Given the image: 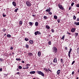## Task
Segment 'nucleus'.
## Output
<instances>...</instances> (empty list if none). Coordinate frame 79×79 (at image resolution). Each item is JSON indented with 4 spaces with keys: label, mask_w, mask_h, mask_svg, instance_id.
<instances>
[{
    "label": "nucleus",
    "mask_w": 79,
    "mask_h": 79,
    "mask_svg": "<svg viewBox=\"0 0 79 79\" xmlns=\"http://www.w3.org/2000/svg\"><path fill=\"white\" fill-rule=\"evenodd\" d=\"M52 52L54 53L55 54L57 52H58V50L57 49V48H56V47H54L52 48Z\"/></svg>",
    "instance_id": "obj_1"
},
{
    "label": "nucleus",
    "mask_w": 79,
    "mask_h": 79,
    "mask_svg": "<svg viewBox=\"0 0 79 79\" xmlns=\"http://www.w3.org/2000/svg\"><path fill=\"white\" fill-rule=\"evenodd\" d=\"M38 74H40V75H41V76H42L43 77H44V73H42V72L40 71H39L38 72Z\"/></svg>",
    "instance_id": "obj_2"
},
{
    "label": "nucleus",
    "mask_w": 79,
    "mask_h": 79,
    "mask_svg": "<svg viewBox=\"0 0 79 79\" xmlns=\"http://www.w3.org/2000/svg\"><path fill=\"white\" fill-rule=\"evenodd\" d=\"M26 5L28 6H31V4L30 2L28 1H27L26 2Z\"/></svg>",
    "instance_id": "obj_3"
},
{
    "label": "nucleus",
    "mask_w": 79,
    "mask_h": 79,
    "mask_svg": "<svg viewBox=\"0 0 79 79\" xmlns=\"http://www.w3.org/2000/svg\"><path fill=\"white\" fill-rule=\"evenodd\" d=\"M60 9H61V10H64V8L62 6V5H61L59 4L58 5Z\"/></svg>",
    "instance_id": "obj_4"
},
{
    "label": "nucleus",
    "mask_w": 79,
    "mask_h": 79,
    "mask_svg": "<svg viewBox=\"0 0 79 79\" xmlns=\"http://www.w3.org/2000/svg\"><path fill=\"white\" fill-rule=\"evenodd\" d=\"M72 51V49L71 48L70 49L69 51V54H68V56L70 58L71 57V56H70V55H71V52Z\"/></svg>",
    "instance_id": "obj_5"
},
{
    "label": "nucleus",
    "mask_w": 79,
    "mask_h": 79,
    "mask_svg": "<svg viewBox=\"0 0 79 79\" xmlns=\"http://www.w3.org/2000/svg\"><path fill=\"white\" fill-rule=\"evenodd\" d=\"M53 61L54 63H56V62H57V59H56V58L55 57L54 58L53 60Z\"/></svg>",
    "instance_id": "obj_6"
},
{
    "label": "nucleus",
    "mask_w": 79,
    "mask_h": 79,
    "mask_svg": "<svg viewBox=\"0 0 79 79\" xmlns=\"http://www.w3.org/2000/svg\"><path fill=\"white\" fill-rule=\"evenodd\" d=\"M29 56L31 57L33 56V54L31 52H29L28 53Z\"/></svg>",
    "instance_id": "obj_7"
},
{
    "label": "nucleus",
    "mask_w": 79,
    "mask_h": 79,
    "mask_svg": "<svg viewBox=\"0 0 79 79\" xmlns=\"http://www.w3.org/2000/svg\"><path fill=\"white\" fill-rule=\"evenodd\" d=\"M51 10V8L49 7L48 9L45 10V11L46 12H49Z\"/></svg>",
    "instance_id": "obj_8"
},
{
    "label": "nucleus",
    "mask_w": 79,
    "mask_h": 79,
    "mask_svg": "<svg viewBox=\"0 0 79 79\" xmlns=\"http://www.w3.org/2000/svg\"><path fill=\"white\" fill-rule=\"evenodd\" d=\"M76 31V28H73L71 30V31L72 32H74V31Z\"/></svg>",
    "instance_id": "obj_9"
},
{
    "label": "nucleus",
    "mask_w": 79,
    "mask_h": 79,
    "mask_svg": "<svg viewBox=\"0 0 79 79\" xmlns=\"http://www.w3.org/2000/svg\"><path fill=\"white\" fill-rule=\"evenodd\" d=\"M60 72H61V70H58L57 72V75H59L60 74Z\"/></svg>",
    "instance_id": "obj_10"
},
{
    "label": "nucleus",
    "mask_w": 79,
    "mask_h": 79,
    "mask_svg": "<svg viewBox=\"0 0 79 79\" xmlns=\"http://www.w3.org/2000/svg\"><path fill=\"white\" fill-rule=\"evenodd\" d=\"M12 4L13 6H16V2H12Z\"/></svg>",
    "instance_id": "obj_11"
},
{
    "label": "nucleus",
    "mask_w": 79,
    "mask_h": 79,
    "mask_svg": "<svg viewBox=\"0 0 79 79\" xmlns=\"http://www.w3.org/2000/svg\"><path fill=\"white\" fill-rule=\"evenodd\" d=\"M30 74H35V71H32L30 72Z\"/></svg>",
    "instance_id": "obj_12"
},
{
    "label": "nucleus",
    "mask_w": 79,
    "mask_h": 79,
    "mask_svg": "<svg viewBox=\"0 0 79 79\" xmlns=\"http://www.w3.org/2000/svg\"><path fill=\"white\" fill-rule=\"evenodd\" d=\"M33 42H34V41H33V40H30L29 41V43L30 44H33Z\"/></svg>",
    "instance_id": "obj_13"
},
{
    "label": "nucleus",
    "mask_w": 79,
    "mask_h": 79,
    "mask_svg": "<svg viewBox=\"0 0 79 79\" xmlns=\"http://www.w3.org/2000/svg\"><path fill=\"white\" fill-rule=\"evenodd\" d=\"M74 24H76V26H79V22L76 23L75 22H74Z\"/></svg>",
    "instance_id": "obj_14"
},
{
    "label": "nucleus",
    "mask_w": 79,
    "mask_h": 79,
    "mask_svg": "<svg viewBox=\"0 0 79 79\" xmlns=\"http://www.w3.org/2000/svg\"><path fill=\"white\" fill-rule=\"evenodd\" d=\"M39 33V31H36L35 32V35H37Z\"/></svg>",
    "instance_id": "obj_15"
},
{
    "label": "nucleus",
    "mask_w": 79,
    "mask_h": 79,
    "mask_svg": "<svg viewBox=\"0 0 79 79\" xmlns=\"http://www.w3.org/2000/svg\"><path fill=\"white\" fill-rule=\"evenodd\" d=\"M38 56H40V54H41V52H38Z\"/></svg>",
    "instance_id": "obj_16"
},
{
    "label": "nucleus",
    "mask_w": 79,
    "mask_h": 79,
    "mask_svg": "<svg viewBox=\"0 0 79 79\" xmlns=\"http://www.w3.org/2000/svg\"><path fill=\"white\" fill-rule=\"evenodd\" d=\"M39 25V23H38V22H36L35 23V25L36 26H37Z\"/></svg>",
    "instance_id": "obj_17"
},
{
    "label": "nucleus",
    "mask_w": 79,
    "mask_h": 79,
    "mask_svg": "<svg viewBox=\"0 0 79 79\" xmlns=\"http://www.w3.org/2000/svg\"><path fill=\"white\" fill-rule=\"evenodd\" d=\"M46 28L48 29H50V27L47 25H46Z\"/></svg>",
    "instance_id": "obj_18"
},
{
    "label": "nucleus",
    "mask_w": 79,
    "mask_h": 79,
    "mask_svg": "<svg viewBox=\"0 0 79 79\" xmlns=\"http://www.w3.org/2000/svg\"><path fill=\"white\" fill-rule=\"evenodd\" d=\"M54 19H56L57 18V16L56 15H54Z\"/></svg>",
    "instance_id": "obj_19"
},
{
    "label": "nucleus",
    "mask_w": 79,
    "mask_h": 79,
    "mask_svg": "<svg viewBox=\"0 0 79 79\" xmlns=\"http://www.w3.org/2000/svg\"><path fill=\"white\" fill-rule=\"evenodd\" d=\"M43 18L44 19H47V17L46 16H44Z\"/></svg>",
    "instance_id": "obj_20"
},
{
    "label": "nucleus",
    "mask_w": 79,
    "mask_h": 79,
    "mask_svg": "<svg viewBox=\"0 0 79 79\" xmlns=\"http://www.w3.org/2000/svg\"><path fill=\"white\" fill-rule=\"evenodd\" d=\"M64 37H65V35H64L62 37V38H61V39H62L63 40H64Z\"/></svg>",
    "instance_id": "obj_21"
},
{
    "label": "nucleus",
    "mask_w": 79,
    "mask_h": 79,
    "mask_svg": "<svg viewBox=\"0 0 79 79\" xmlns=\"http://www.w3.org/2000/svg\"><path fill=\"white\" fill-rule=\"evenodd\" d=\"M61 62L62 63H63V61H64V60H63V59H60Z\"/></svg>",
    "instance_id": "obj_22"
},
{
    "label": "nucleus",
    "mask_w": 79,
    "mask_h": 79,
    "mask_svg": "<svg viewBox=\"0 0 79 79\" xmlns=\"http://www.w3.org/2000/svg\"><path fill=\"white\" fill-rule=\"evenodd\" d=\"M19 24H20V25H22L23 24V22H22V21H20L19 22Z\"/></svg>",
    "instance_id": "obj_23"
},
{
    "label": "nucleus",
    "mask_w": 79,
    "mask_h": 79,
    "mask_svg": "<svg viewBox=\"0 0 79 79\" xmlns=\"http://www.w3.org/2000/svg\"><path fill=\"white\" fill-rule=\"evenodd\" d=\"M73 19H74V20H75V19H76V17L75 15H73Z\"/></svg>",
    "instance_id": "obj_24"
},
{
    "label": "nucleus",
    "mask_w": 79,
    "mask_h": 79,
    "mask_svg": "<svg viewBox=\"0 0 79 79\" xmlns=\"http://www.w3.org/2000/svg\"><path fill=\"white\" fill-rule=\"evenodd\" d=\"M25 40L26 41H28V40H29V39L27 38H25Z\"/></svg>",
    "instance_id": "obj_25"
},
{
    "label": "nucleus",
    "mask_w": 79,
    "mask_h": 79,
    "mask_svg": "<svg viewBox=\"0 0 79 79\" xmlns=\"http://www.w3.org/2000/svg\"><path fill=\"white\" fill-rule=\"evenodd\" d=\"M48 69H47V68H44V69H43V70H44V71H46V72H47V71Z\"/></svg>",
    "instance_id": "obj_26"
},
{
    "label": "nucleus",
    "mask_w": 79,
    "mask_h": 79,
    "mask_svg": "<svg viewBox=\"0 0 79 79\" xmlns=\"http://www.w3.org/2000/svg\"><path fill=\"white\" fill-rule=\"evenodd\" d=\"M7 37H11V35L10 34H8L7 35Z\"/></svg>",
    "instance_id": "obj_27"
},
{
    "label": "nucleus",
    "mask_w": 79,
    "mask_h": 79,
    "mask_svg": "<svg viewBox=\"0 0 79 79\" xmlns=\"http://www.w3.org/2000/svg\"><path fill=\"white\" fill-rule=\"evenodd\" d=\"M18 10V8H17L14 11H15V12H17Z\"/></svg>",
    "instance_id": "obj_28"
},
{
    "label": "nucleus",
    "mask_w": 79,
    "mask_h": 79,
    "mask_svg": "<svg viewBox=\"0 0 79 79\" xmlns=\"http://www.w3.org/2000/svg\"><path fill=\"white\" fill-rule=\"evenodd\" d=\"M19 69H22V67L21 66H19Z\"/></svg>",
    "instance_id": "obj_29"
},
{
    "label": "nucleus",
    "mask_w": 79,
    "mask_h": 79,
    "mask_svg": "<svg viewBox=\"0 0 79 79\" xmlns=\"http://www.w3.org/2000/svg\"><path fill=\"white\" fill-rule=\"evenodd\" d=\"M25 47L27 48H29V45L26 44L25 46Z\"/></svg>",
    "instance_id": "obj_30"
},
{
    "label": "nucleus",
    "mask_w": 79,
    "mask_h": 79,
    "mask_svg": "<svg viewBox=\"0 0 79 79\" xmlns=\"http://www.w3.org/2000/svg\"><path fill=\"white\" fill-rule=\"evenodd\" d=\"M77 53L79 54V48L77 49Z\"/></svg>",
    "instance_id": "obj_31"
},
{
    "label": "nucleus",
    "mask_w": 79,
    "mask_h": 79,
    "mask_svg": "<svg viewBox=\"0 0 79 79\" xmlns=\"http://www.w3.org/2000/svg\"><path fill=\"white\" fill-rule=\"evenodd\" d=\"M51 31L52 32H55V30H54V29H52L51 30Z\"/></svg>",
    "instance_id": "obj_32"
},
{
    "label": "nucleus",
    "mask_w": 79,
    "mask_h": 79,
    "mask_svg": "<svg viewBox=\"0 0 79 79\" xmlns=\"http://www.w3.org/2000/svg\"><path fill=\"white\" fill-rule=\"evenodd\" d=\"M16 60H17V61H20L21 59L17 58V59H16Z\"/></svg>",
    "instance_id": "obj_33"
},
{
    "label": "nucleus",
    "mask_w": 79,
    "mask_h": 79,
    "mask_svg": "<svg viewBox=\"0 0 79 79\" xmlns=\"http://www.w3.org/2000/svg\"><path fill=\"white\" fill-rule=\"evenodd\" d=\"M48 14H49V15H52V12L50 11L48 12Z\"/></svg>",
    "instance_id": "obj_34"
},
{
    "label": "nucleus",
    "mask_w": 79,
    "mask_h": 79,
    "mask_svg": "<svg viewBox=\"0 0 79 79\" xmlns=\"http://www.w3.org/2000/svg\"><path fill=\"white\" fill-rule=\"evenodd\" d=\"M76 6L78 8L79 7V4H77V5H76Z\"/></svg>",
    "instance_id": "obj_35"
},
{
    "label": "nucleus",
    "mask_w": 79,
    "mask_h": 79,
    "mask_svg": "<svg viewBox=\"0 0 79 79\" xmlns=\"http://www.w3.org/2000/svg\"><path fill=\"white\" fill-rule=\"evenodd\" d=\"M29 24L30 26H32V22H29Z\"/></svg>",
    "instance_id": "obj_36"
},
{
    "label": "nucleus",
    "mask_w": 79,
    "mask_h": 79,
    "mask_svg": "<svg viewBox=\"0 0 79 79\" xmlns=\"http://www.w3.org/2000/svg\"><path fill=\"white\" fill-rule=\"evenodd\" d=\"M75 34L76 37H77V36L78 35V33H75Z\"/></svg>",
    "instance_id": "obj_37"
},
{
    "label": "nucleus",
    "mask_w": 79,
    "mask_h": 79,
    "mask_svg": "<svg viewBox=\"0 0 79 79\" xmlns=\"http://www.w3.org/2000/svg\"><path fill=\"white\" fill-rule=\"evenodd\" d=\"M74 2H72L71 4V6H73V5H74Z\"/></svg>",
    "instance_id": "obj_38"
},
{
    "label": "nucleus",
    "mask_w": 79,
    "mask_h": 79,
    "mask_svg": "<svg viewBox=\"0 0 79 79\" xmlns=\"http://www.w3.org/2000/svg\"><path fill=\"white\" fill-rule=\"evenodd\" d=\"M6 31V29L5 28H4L3 29V32H5V31Z\"/></svg>",
    "instance_id": "obj_39"
},
{
    "label": "nucleus",
    "mask_w": 79,
    "mask_h": 79,
    "mask_svg": "<svg viewBox=\"0 0 79 79\" xmlns=\"http://www.w3.org/2000/svg\"><path fill=\"white\" fill-rule=\"evenodd\" d=\"M48 44H49V45H51L52 44V43L51 42V41H50L48 42Z\"/></svg>",
    "instance_id": "obj_40"
},
{
    "label": "nucleus",
    "mask_w": 79,
    "mask_h": 79,
    "mask_svg": "<svg viewBox=\"0 0 79 79\" xmlns=\"http://www.w3.org/2000/svg\"><path fill=\"white\" fill-rule=\"evenodd\" d=\"M2 16L3 17H6V15H4V14H2Z\"/></svg>",
    "instance_id": "obj_41"
},
{
    "label": "nucleus",
    "mask_w": 79,
    "mask_h": 79,
    "mask_svg": "<svg viewBox=\"0 0 79 79\" xmlns=\"http://www.w3.org/2000/svg\"><path fill=\"white\" fill-rule=\"evenodd\" d=\"M57 22L58 23H59L60 22V19H57Z\"/></svg>",
    "instance_id": "obj_42"
},
{
    "label": "nucleus",
    "mask_w": 79,
    "mask_h": 79,
    "mask_svg": "<svg viewBox=\"0 0 79 79\" xmlns=\"http://www.w3.org/2000/svg\"><path fill=\"white\" fill-rule=\"evenodd\" d=\"M26 65H27V66L28 67V66H30L31 65L30 64H26Z\"/></svg>",
    "instance_id": "obj_43"
},
{
    "label": "nucleus",
    "mask_w": 79,
    "mask_h": 79,
    "mask_svg": "<svg viewBox=\"0 0 79 79\" xmlns=\"http://www.w3.org/2000/svg\"><path fill=\"white\" fill-rule=\"evenodd\" d=\"M74 73H75V72L74 71H73V72H72V75H74Z\"/></svg>",
    "instance_id": "obj_44"
},
{
    "label": "nucleus",
    "mask_w": 79,
    "mask_h": 79,
    "mask_svg": "<svg viewBox=\"0 0 79 79\" xmlns=\"http://www.w3.org/2000/svg\"><path fill=\"white\" fill-rule=\"evenodd\" d=\"M74 63H75V61H73L72 63V64H74Z\"/></svg>",
    "instance_id": "obj_45"
},
{
    "label": "nucleus",
    "mask_w": 79,
    "mask_h": 79,
    "mask_svg": "<svg viewBox=\"0 0 79 79\" xmlns=\"http://www.w3.org/2000/svg\"><path fill=\"white\" fill-rule=\"evenodd\" d=\"M20 73L19 72H17L16 73V74H18V75H19V73Z\"/></svg>",
    "instance_id": "obj_46"
},
{
    "label": "nucleus",
    "mask_w": 79,
    "mask_h": 79,
    "mask_svg": "<svg viewBox=\"0 0 79 79\" xmlns=\"http://www.w3.org/2000/svg\"><path fill=\"white\" fill-rule=\"evenodd\" d=\"M13 47H11L10 48V50H13Z\"/></svg>",
    "instance_id": "obj_47"
},
{
    "label": "nucleus",
    "mask_w": 79,
    "mask_h": 79,
    "mask_svg": "<svg viewBox=\"0 0 79 79\" xmlns=\"http://www.w3.org/2000/svg\"><path fill=\"white\" fill-rule=\"evenodd\" d=\"M38 34H39V35H40V34H41V33L40 31H38Z\"/></svg>",
    "instance_id": "obj_48"
},
{
    "label": "nucleus",
    "mask_w": 79,
    "mask_h": 79,
    "mask_svg": "<svg viewBox=\"0 0 79 79\" xmlns=\"http://www.w3.org/2000/svg\"><path fill=\"white\" fill-rule=\"evenodd\" d=\"M71 9V6H70L69 9V10H70Z\"/></svg>",
    "instance_id": "obj_49"
},
{
    "label": "nucleus",
    "mask_w": 79,
    "mask_h": 79,
    "mask_svg": "<svg viewBox=\"0 0 79 79\" xmlns=\"http://www.w3.org/2000/svg\"><path fill=\"white\" fill-rule=\"evenodd\" d=\"M65 50H68V48H67V47H65Z\"/></svg>",
    "instance_id": "obj_50"
},
{
    "label": "nucleus",
    "mask_w": 79,
    "mask_h": 79,
    "mask_svg": "<svg viewBox=\"0 0 79 79\" xmlns=\"http://www.w3.org/2000/svg\"><path fill=\"white\" fill-rule=\"evenodd\" d=\"M46 73H49V70H48H48H47V71H46Z\"/></svg>",
    "instance_id": "obj_51"
},
{
    "label": "nucleus",
    "mask_w": 79,
    "mask_h": 79,
    "mask_svg": "<svg viewBox=\"0 0 79 79\" xmlns=\"http://www.w3.org/2000/svg\"><path fill=\"white\" fill-rule=\"evenodd\" d=\"M48 70H49V71H50V72H51V73H52V70H51L49 69H48Z\"/></svg>",
    "instance_id": "obj_52"
},
{
    "label": "nucleus",
    "mask_w": 79,
    "mask_h": 79,
    "mask_svg": "<svg viewBox=\"0 0 79 79\" xmlns=\"http://www.w3.org/2000/svg\"><path fill=\"white\" fill-rule=\"evenodd\" d=\"M23 69H26V68L25 67H23Z\"/></svg>",
    "instance_id": "obj_53"
},
{
    "label": "nucleus",
    "mask_w": 79,
    "mask_h": 79,
    "mask_svg": "<svg viewBox=\"0 0 79 79\" xmlns=\"http://www.w3.org/2000/svg\"><path fill=\"white\" fill-rule=\"evenodd\" d=\"M0 71L1 72V71H2V69H0Z\"/></svg>",
    "instance_id": "obj_54"
},
{
    "label": "nucleus",
    "mask_w": 79,
    "mask_h": 79,
    "mask_svg": "<svg viewBox=\"0 0 79 79\" xmlns=\"http://www.w3.org/2000/svg\"><path fill=\"white\" fill-rule=\"evenodd\" d=\"M77 21H79V19L77 18Z\"/></svg>",
    "instance_id": "obj_55"
},
{
    "label": "nucleus",
    "mask_w": 79,
    "mask_h": 79,
    "mask_svg": "<svg viewBox=\"0 0 79 79\" xmlns=\"http://www.w3.org/2000/svg\"><path fill=\"white\" fill-rule=\"evenodd\" d=\"M0 61H3V60L2 59H0Z\"/></svg>",
    "instance_id": "obj_56"
},
{
    "label": "nucleus",
    "mask_w": 79,
    "mask_h": 79,
    "mask_svg": "<svg viewBox=\"0 0 79 79\" xmlns=\"http://www.w3.org/2000/svg\"><path fill=\"white\" fill-rule=\"evenodd\" d=\"M22 62L23 63H24V61H22Z\"/></svg>",
    "instance_id": "obj_57"
},
{
    "label": "nucleus",
    "mask_w": 79,
    "mask_h": 79,
    "mask_svg": "<svg viewBox=\"0 0 79 79\" xmlns=\"http://www.w3.org/2000/svg\"><path fill=\"white\" fill-rule=\"evenodd\" d=\"M32 16H33V17H34V16H35V15H32Z\"/></svg>",
    "instance_id": "obj_58"
},
{
    "label": "nucleus",
    "mask_w": 79,
    "mask_h": 79,
    "mask_svg": "<svg viewBox=\"0 0 79 79\" xmlns=\"http://www.w3.org/2000/svg\"><path fill=\"white\" fill-rule=\"evenodd\" d=\"M67 34H69V35H70V34H71V33H69L68 32H67Z\"/></svg>",
    "instance_id": "obj_59"
},
{
    "label": "nucleus",
    "mask_w": 79,
    "mask_h": 79,
    "mask_svg": "<svg viewBox=\"0 0 79 79\" xmlns=\"http://www.w3.org/2000/svg\"><path fill=\"white\" fill-rule=\"evenodd\" d=\"M29 69V67H27L26 68V69Z\"/></svg>",
    "instance_id": "obj_60"
},
{
    "label": "nucleus",
    "mask_w": 79,
    "mask_h": 79,
    "mask_svg": "<svg viewBox=\"0 0 79 79\" xmlns=\"http://www.w3.org/2000/svg\"><path fill=\"white\" fill-rule=\"evenodd\" d=\"M77 72L78 73H79V69H78L77 70Z\"/></svg>",
    "instance_id": "obj_61"
},
{
    "label": "nucleus",
    "mask_w": 79,
    "mask_h": 79,
    "mask_svg": "<svg viewBox=\"0 0 79 79\" xmlns=\"http://www.w3.org/2000/svg\"><path fill=\"white\" fill-rule=\"evenodd\" d=\"M17 71H19V69L18 68L17 69Z\"/></svg>",
    "instance_id": "obj_62"
},
{
    "label": "nucleus",
    "mask_w": 79,
    "mask_h": 79,
    "mask_svg": "<svg viewBox=\"0 0 79 79\" xmlns=\"http://www.w3.org/2000/svg\"><path fill=\"white\" fill-rule=\"evenodd\" d=\"M4 76H7V74H4Z\"/></svg>",
    "instance_id": "obj_63"
},
{
    "label": "nucleus",
    "mask_w": 79,
    "mask_h": 79,
    "mask_svg": "<svg viewBox=\"0 0 79 79\" xmlns=\"http://www.w3.org/2000/svg\"><path fill=\"white\" fill-rule=\"evenodd\" d=\"M76 79H79V77H77Z\"/></svg>",
    "instance_id": "obj_64"
}]
</instances>
